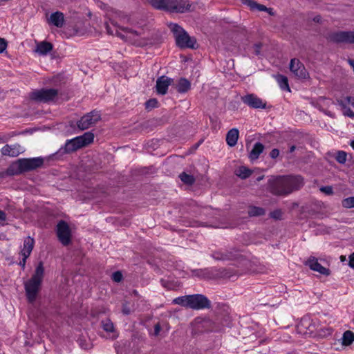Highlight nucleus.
<instances>
[{"instance_id": "f257e3e1", "label": "nucleus", "mask_w": 354, "mask_h": 354, "mask_svg": "<svg viewBox=\"0 0 354 354\" xmlns=\"http://www.w3.org/2000/svg\"><path fill=\"white\" fill-rule=\"evenodd\" d=\"M269 190L274 195H287L304 185L300 176H284L272 178L268 180Z\"/></svg>"}, {"instance_id": "f03ea898", "label": "nucleus", "mask_w": 354, "mask_h": 354, "mask_svg": "<svg viewBox=\"0 0 354 354\" xmlns=\"http://www.w3.org/2000/svg\"><path fill=\"white\" fill-rule=\"evenodd\" d=\"M172 303L193 310L209 308L211 306L210 301L201 294L178 297L174 299Z\"/></svg>"}, {"instance_id": "7ed1b4c3", "label": "nucleus", "mask_w": 354, "mask_h": 354, "mask_svg": "<svg viewBox=\"0 0 354 354\" xmlns=\"http://www.w3.org/2000/svg\"><path fill=\"white\" fill-rule=\"evenodd\" d=\"M44 268L43 263L41 261L36 267L32 277L24 284L26 296L30 302H33L36 299L44 277Z\"/></svg>"}, {"instance_id": "20e7f679", "label": "nucleus", "mask_w": 354, "mask_h": 354, "mask_svg": "<svg viewBox=\"0 0 354 354\" xmlns=\"http://www.w3.org/2000/svg\"><path fill=\"white\" fill-rule=\"evenodd\" d=\"M151 6L158 9L169 12H185L190 10L191 4L187 0H147Z\"/></svg>"}, {"instance_id": "39448f33", "label": "nucleus", "mask_w": 354, "mask_h": 354, "mask_svg": "<svg viewBox=\"0 0 354 354\" xmlns=\"http://www.w3.org/2000/svg\"><path fill=\"white\" fill-rule=\"evenodd\" d=\"M171 30L174 33L176 45L181 48H194L196 43L194 38L189 36L187 32L177 24L171 23L169 25Z\"/></svg>"}, {"instance_id": "423d86ee", "label": "nucleus", "mask_w": 354, "mask_h": 354, "mask_svg": "<svg viewBox=\"0 0 354 354\" xmlns=\"http://www.w3.org/2000/svg\"><path fill=\"white\" fill-rule=\"evenodd\" d=\"M44 164V159L41 157L32 158H21L19 159L12 167H16V172H10V174H20L24 171L35 169L42 166Z\"/></svg>"}, {"instance_id": "0eeeda50", "label": "nucleus", "mask_w": 354, "mask_h": 354, "mask_svg": "<svg viewBox=\"0 0 354 354\" xmlns=\"http://www.w3.org/2000/svg\"><path fill=\"white\" fill-rule=\"evenodd\" d=\"M94 134L90 131L84 133L82 136L69 140L66 143V150L75 151L82 147L88 145L93 142Z\"/></svg>"}, {"instance_id": "6e6552de", "label": "nucleus", "mask_w": 354, "mask_h": 354, "mask_svg": "<svg viewBox=\"0 0 354 354\" xmlns=\"http://www.w3.org/2000/svg\"><path fill=\"white\" fill-rule=\"evenodd\" d=\"M58 95V91L55 88H42L35 90L30 93L29 97L39 102H50L54 101Z\"/></svg>"}, {"instance_id": "1a4fd4ad", "label": "nucleus", "mask_w": 354, "mask_h": 354, "mask_svg": "<svg viewBox=\"0 0 354 354\" xmlns=\"http://www.w3.org/2000/svg\"><path fill=\"white\" fill-rule=\"evenodd\" d=\"M101 119V114L97 111H92L84 115L77 122V127L81 130L88 129L95 126Z\"/></svg>"}, {"instance_id": "9d476101", "label": "nucleus", "mask_w": 354, "mask_h": 354, "mask_svg": "<svg viewBox=\"0 0 354 354\" xmlns=\"http://www.w3.org/2000/svg\"><path fill=\"white\" fill-rule=\"evenodd\" d=\"M328 39L334 43L354 44V31H337L328 35Z\"/></svg>"}, {"instance_id": "9b49d317", "label": "nucleus", "mask_w": 354, "mask_h": 354, "mask_svg": "<svg viewBox=\"0 0 354 354\" xmlns=\"http://www.w3.org/2000/svg\"><path fill=\"white\" fill-rule=\"evenodd\" d=\"M57 235L59 241L64 245H67L71 242V230L68 223L64 221H60L57 225Z\"/></svg>"}, {"instance_id": "f8f14e48", "label": "nucleus", "mask_w": 354, "mask_h": 354, "mask_svg": "<svg viewBox=\"0 0 354 354\" xmlns=\"http://www.w3.org/2000/svg\"><path fill=\"white\" fill-rule=\"evenodd\" d=\"M212 257L218 261H230L238 259L240 256L239 252L234 249H230L229 250H218L214 251L211 254Z\"/></svg>"}, {"instance_id": "ddd939ff", "label": "nucleus", "mask_w": 354, "mask_h": 354, "mask_svg": "<svg viewBox=\"0 0 354 354\" xmlns=\"http://www.w3.org/2000/svg\"><path fill=\"white\" fill-rule=\"evenodd\" d=\"M241 101L252 109H264L266 108V102L254 94H248L241 97Z\"/></svg>"}, {"instance_id": "4468645a", "label": "nucleus", "mask_w": 354, "mask_h": 354, "mask_svg": "<svg viewBox=\"0 0 354 354\" xmlns=\"http://www.w3.org/2000/svg\"><path fill=\"white\" fill-rule=\"evenodd\" d=\"M290 70L296 77L300 79H306L308 75L304 64L297 59L290 60Z\"/></svg>"}, {"instance_id": "2eb2a0df", "label": "nucleus", "mask_w": 354, "mask_h": 354, "mask_svg": "<svg viewBox=\"0 0 354 354\" xmlns=\"http://www.w3.org/2000/svg\"><path fill=\"white\" fill-rule=\"evenodd\" d=\"M24 151V148L18 143L14 145H6L1 149L3 156L17 157Z\"/></svg>"}, {"instance_id": "dca6fc26", "label": "nucleus", "mask_w": 354, "mask_h": 354, "mask_svg": "<svg viewBox=\"0 0 354 354\" xmlns=\"http://www.w3.org/2000/svg\"><path fill=\"white\" fill-rule=\"evenodd\" d=\"M173 80L167 76L162 75L156 80V88L158 94L165 95L167 92L168 87L172 83Z\"/></svg>"}, {"instance_id": "f3484780", "label": "nucleus", "mask_w": 354, "mask_h": 354, "mask_svg": "<svg viewBox=\"0 0 354 354\" xmlns=\"http://www.w3.org/2000/svg\"><path fill=\"white\" fill-rule=\"evenodd\" d=\"M312 270L318 272L319 273L324 275H329L330 270L328 268L322 266L319 262L317 258L310 257L305 263Z\"/></svg>"}, {"instance_id": "a211bd4d", "label": "nucleus", "mask_w": 354, "mask_h": 354, "mask_svg": "<svg viewBox=\"0 0 354 354\" xmlns=\"http://www.w3.org/2000/svg\"><path fill=\"white\" fill-rule=\"evenodd\" d=\"M101 325L103 330L109 334L110 338L114 339L118 337V333L115 330L113 323L109 319L102 320Z\"/></svg>"}, {"instance_id": "6ab92c4d", "label": "nucleus", "mask_w": 354, "mask_h": 354, "mask_svg": "<svg viewBox=\"0 0 354 354\" xmlns=\"http://www.w3.org/2000/svg\"><path fill=\"white\" fill-rule=\"evenodd\" d=\"M35 244L34 239L30 236H27L24 241L21 250V255L25 256V258H28L30 255Z\"/></svg>"}, {"instance_id": "aec40b11", "label": "nucleus", "mask_w": 354, "mask_h": 354, "mask_svg": "<svg viewBox=\"0 0 354 354\" xmlns=\"http://www.w3.org/2000/svg\"><path fill=\"white\" fill-rule=\"evenodd\" d=\"M48 21L57 28H61L64 24V14L59 11L55 12L50 15Z\"/></svg>"}, {"instance_id": "412c9836", "label": "nucleus", "mask_w": 354, "mask_h": 354, "mask_svg": "<svg viewBox=\"0 0 354 354\" xmlns=\"http://www.w3.org/2000/svg\"><path fill=\"white\" fill-rule=\"evenodd\" d=\"M53 44L48 41H41L37 43L35 52L40 55H46L53 50Z\"/></svg>"}, {"instance_id": "4be33fe9", "label": "nucleus", "mask_w": 354, "mask_h": 354, "mask_svg": "<svg viewBox=\"0 0 354 354\" xmlns=\"http://www.w3.org/2000/svg\"><path fill=\"white\" fill-rule=\"evenodd\" d=\"M264 150V146L261 142H256L249 153V159L253 162L257 160Z\"/></svg>"}, {"instance_id": "5701e85b", "label": "nucleus", "mask_w": 354, "mask_h": 354, "mask_svg": "<svg viewBox=\"0 0 354 354\" xmlns=\"http://www.w3.org/2000/svg\"><path fill=\"white\" fill-rule=\"evenodd\" d=\"M239 130L233 128L230 129L226 135V142L230 147H234L236 145L239 138Z\"/></svg>"}, {"instance_id": "b1692460", "label": "nucleus", "mask_w": 354, "mask_h": 354, "mask_svg": "<svg viewBox=\"0 0 354 354\" xmlns=\"http://www.w3.org/2000/svg\"><path fill=\"white\" fill-rule=\"evenodd\" d=\"M242 2L250 7L252 10H259V11H267L270 14H272V9L267 8L265 6L259 4L252 0H242Z\"/></svg>"}, {"instance_id": "393cba45", "label": "nucleus", "mask_w": 354, "mask_h": 354, "mask_svg": "<svg viewBox=\"0 0 354 354\" xmlns=\"http://www.w3.org/2000/svg\"><path fill=\"white\" fill-rule=\"evenodd\" d=\"M191 87V83L185 78H180L176 85L178 93H184L187 92Z\"/></svg>"}, {"instance_id": "a878e982", "label": "nucleus", "mask_w": 354, "mask_h": 354, "mask_svg": "<svg viewBox=\"0 0 354 354\" xmlns=\"http://www.w3.org/2000/svg\"><path fill=\"white\" fill-rule=\"evenodd\" d=\"M274 78H275L276 81L277 82L279 87L282 90L290 91V87L288 85V78L286 76L281 75V74H277V75H274Z\"/></svg>"}, {"instance_id": "bb28decb", "label": "nucleus", "mask_w": 354, "mask_h": 354, "mask_svg": "<svg viewBox=\"0 0 354 354\" xmlns=\"http://www.w3.org/2000/svg\"><path fill=\"white\" fill-rule=\"evenodd\" d=\"M265 213V209L260 207L250 206L248 209V215L250 217L263 216Z\"/></svg>"}, {"instance_id": "cd10ccee", "label": "nucleus", "mask_w": 354, "mask_h": 354, "mask_svg": "<svg viewBox=\"0 0 354 354\" xmlns=\"http://www.w3.org/2000/svg\"><path fill=\"white\" fill-rule=\"evenodd\" d=\"M337 103L341 107L351 106L354 108V97L351 96L344 97L337 100Z\"/></svg>"}, {"instance_id": "c85d7f7f", "label": "nucleus", "mask_w": 354, "mask_h": 354, "mask_svg": "<svg viewBox=\"0 0 354 354\" xmlns=\"http://www.w3.org/2000/svg\"><path fill=\"white\" fill-rule=\"evenodd\" d=\"M342 339L343 345L348 346L354 341V333L350 330H346L344 333Z\"/></svg>"}, {"instance_id": "c756f323", "label": "nucleus", "mask_w": 354, "mask_h": 354, "mask_svg": "<svg viewBox=\"0 0 354 354\" xmlns=\"http://www.w3.org/2000/svg\"><path fill=\"white\" fill-rule=\"evenodd\" d=\"M252 174V171L245 167H240L236 171V175L242 179L248 178Z\"/></svg>"}, {"instance_id": "7c9ffc66", "label": "nucleus", "mask_w": 354, "mask_h": 354, "mask_svg": "<svg viewBox=\"0 0 354 354\" xmlns=\"http://www.w3.org/2000/svg\"><path fill=\"white\" fill-rule=\"evenodd\" d=\"M180 179L185 184L187 185H192L195 179L192 175L188 174L185 172H183L179 175Z\"/></svg>"}, {"instance_id": "2f4dec72", "label": "nucleus", "mask_w": 354, "mask_h": 354, "mask_svg": "<svg viewBox=\"0 0 354 354\" xmlns=\"http://www.w3.org/2000/svg\"><path fill=\"white\" fill-rule=\"evenodd\" d=\"M347 153L344 151H338L335 160L340 164H344L346 161Z\"/></svg>"}, {"instance_id": "473e14b6", "label": "nucleus", "mask_w": 354, "mask_h": 354, "mask_svg": "<svg viewBox=\"0 0 354 354\" xmlns=\"http://www.w3.org/2000/svg\"><path fill=\"white\" fill-rule=\"evenodd\" d=\"M342 205L345 208L354 207V196L348 197L342 201Z\"/></svg>"}, {"instance_id": "72a5a7b5", "label": "nucleus", "mask_w": 354, "mask_h": 354, "mask_svg": "<svg viewBox=\"0 0 354 354\" xmlns=\"http://www.w3.org/2000/svg\"><path fill=\"white\" fill-rule=\"evenodd\" d=\"M270 216L276 220H280L282 218V212L281 209H277L270 213Z\"/></svg>"}, {"instance_id": "f704fd0d", "label": "nucleus", "mask_w": 354, "mask_h": 354, "mask_svg": "<svg viewBox=\"0 0 354 354\" xmlns=\"http://www.w3.org/2000/svg\"><path fill=\"white\" fill-rule=\"evenodd\" d=\"M158 102L156 99H150L146 102L145 105L147 109H153L157 107Z\"/></svg>"}, {"instance_id": "c9c22d12", "label": "nucleus", "mask_w": 354, "mask_h": 354, "mask_svg": "<svg viewBox=\"0 0 354 354\" xmlns=\"http://www.w3.org/2000/svg\"><path fill=\"white\" fill-rule=\"evenodd\" d=\"M343 114L345 116L351 118H354V112L349 108V106L341 107Z\"/></svg>"}, {"instance_id": "e433bc0d", "label": "nucleus", "mask_w": 354, "mask_h": 354, "mask_svg": "<svg viewBox=\"0 0 354 354\" xmlns=\"http://www.w3.org/2000/svg\"><path fill=\"white\" fill-rule=\"evenodd\" d=\"M111 278L115 282H120L122 279V274L120 271H116L112 274Z\"/></svg>"}, {"instance_id": "4c0bfd02", "label": "nucleus", "mask_w": 354, "mask_h": 354, "mask_svg": "<svg viewBox=\"0 0 354 354\" xmlns=\"http://www.w3.org/2000/svg\"><path fill=\"white\" fill-rule=\"evenodd\" d=\"M322 192L325 193L327 195H331L333 193V187L331 186H324L320 188Z\"/></svg>"}, {"instance_id": "58836bf2", "label": "nucleus", "mask_w": 354, "mask_h": 354, "mask_svg": "<svg viewBox=\"0 0 354 354\" xmlns=\"http://www.w3.org/2000/svg\"><path fill=\"white\" fill-rule=\"evenodd\" d=\"M7 48V43L4 39L0 38V53H3Z\"/></svg>"}, {"instance_id": "ea45409f", "label": "nucleus", "mask_w": 354, "mask_h": 354, "mask_svg": "<svg viewBox=\"0 0 354 354\" xmlns=\"http://www.w3.org/2000/svg\"><path fill=\"white\" fill-rule=\"evenodd\" d=\"M279 151L277 149H273L270 153V156L272 159L277 158L279 156Z\"/></svg>"}, {"instance_id": "a19ab883", "label": "nucleus", "mask_w": 354, "mask_h": 354, "mask_svg": "<svg viewBox=\"0 0 354 354\" xmlns=\"http://www.w3.org/2000/svg\"><path fill=\"white\" fill-rule=\"evenodd\" d=\"M160 329H161V327H160V324L159 323L156 324L154 326V330H153V335L154 336H158L160 334Z\"/></svg>"}, {"instance_id": "79ce46f5", "label": "nucleus", "mask_w": 354, "mask_h": 354, "mask_svg": "<svg viewBox=\"0 0 354 354\" xmlns=\"http://www.w3.org/2000/svg\"><path fill=\"white\" fill-rule=\"evenodd\" d=\"M122 310L123 314L124 315H129L131 313L130 308L128 307L127 304H123Z\"/></svg>"}, {"instance_id": "37998d69", "label": "nucleus", "mask_w": 354, "mask_h": 354, "mask_svg": "<svg viewBox=\"0 0 354 354\" xmlns=\"http://www.w3.org/2000/svg\"><path fill=\"white\" fill-rule=\"evenodd\" d=\"M348 266L351 268H354V252L349 256Z\"/></svg>"}, {"instance_id": "c03bdc74", "label": "nucleus", "mask_w": 354, "mask_h": 354, "mask_svg": "<svg viewBox=\"0 0 354 354\" xmlns=\"http://www.w3.org/2000/svg\"><path fill=\"white\" fill-rule=\"evenodd\" d=\"M22 257H23L22 260H21V261H20V262H19V266H20L23 269H24L25 266H26V259H27L28 258H25V256H22Z\"/></svg>"}, {"instance_id": "a18cd8bd", "label": "nucleus", "mask_w": 354, "mask_h": 354, "mask_svg": "<svg viewBox=\"0 0 354 354\" xmlns=\"http://www.w3.org/2000/svg\"><path fill=\"white\" fill-rule=\"evenodd\" d=\"M6 219V213L3 211L0 210V221H5Z\"/></svg>"}, {"instance_id": "49530a36", "label": "nucleus", "mask_w": 354, "mask_h": 354, "mask_svg": "<svg viewBox=\"0 0 354 354\" xmlns=\"http://www.w3.org/2000/svg\"><path fill=\"white\" fill-rule=\"evenodd\" d=\"M9 139V137H7V136H0V143H3V142H6Z\"/></svg>"}, {"instance_id": "de8ad7c7", "label": "nucleus", "mask_w": 354, "mask_h": 354, "mask_svg": "<svg viewBox=\"0 0 354 354\" xmlns=\"http://www.w3.org/2000/svg\"><path fill=\"white\" fill-rule=\"evenodd\" d=\"M255 47H256V53L257 54H259V49L261 48V45L259 44H256L255 45Z\"/></svg>"}, {"instance_id": "09e8293b", "label": "nucleus", "mask_w": 354, "mask_h": 354, "mask_svg": "<svg viewBox=\"0 0 354 354\" xmlns=\"http://www.w3.org/2000/svg\"><path fill=\"white\" fill-rule=\"evenodd\" d=\"M295 146H294V145L291 146L290 148V153L293 152L295 151Z\"/></svg>"}, {"instance_id": "8fccbe9b", "label": "nucleus", "mask_w": 354, "mask_h": 354, "mask_svg": "<svg viewBox=\"0 0 354 354\" xmlns=\"http://www.w3.org/2000/svg\"><path fill=\"white\" fill-rule=\"evenodd\" d=\"M350 145L354 149V140L351 141Z\"/></svg>"}, {"instance_id": "3c124183", "label": "nucleus", "mask_w": 354, "mask_h": 354, "mask_svg": "<svg viewBox=\"0 0 354 354\" xmlns=\"http://www.w3.org/2000/svg\"><path fill=\"white\" fill-rule=\"evenodd\" d=\"M315 19V20H316V21H319V19L317 17H315V19Z\"/></svg>"}, {"instance_id": "603ef678", "label": "nucleus", "mask_w": 354, "mask_h": 354, "mask_svg": "<svg viewBox=\"0 0 354 354\" xmlns=\"http://www.w3.org/2000/svg\"><path fill=\"white\" fill-rule=\"evenodd\" d=\"M262 178H263V176H261V177H259V178H257V180H261Z\"/></svg>"}]
</instances>
